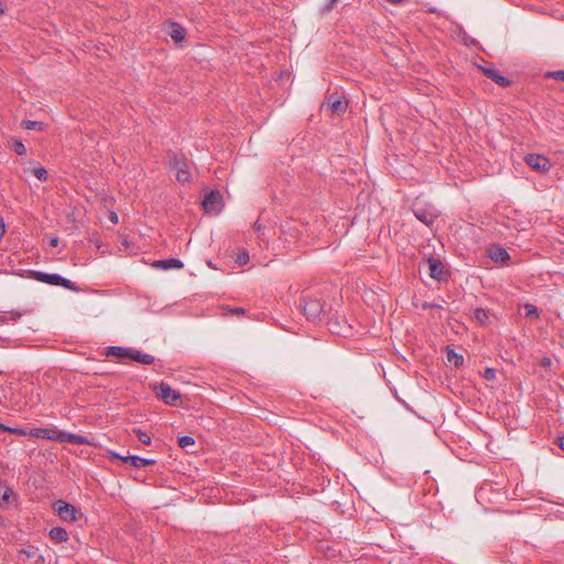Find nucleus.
<instances>
[{
    "label": "nucleus",
    "instance_id": "obj_34",
    "mask_svg": "<svg viewBox=\"0 0 564 564\" xmlns=\"http://www.w3.org/2000/svg\"><path fill=\"white\" fill-rule=\"evenodd\" d=\"M540 365L544 368H549L552 365V360L550 357H543L540 361Z\"/></svg>",
    "mask_w": 564,
    "mask_h": 564
},
{
    "label": "nucleus",
    "instance_id": "obj_2",
    "mask_svg": "<svg viewBox=\"0 0 564 564\" xmlns=\"http://www.w3.org/2000/svg\"><path fill=\"white\" fill-rule=\"evenodd\" d=\"M32 276L36 281H40V282H43V283H46L50 285L63 286L70 291L77 290V288L74 285V283L70 280L65 279L62 275L56 274V273H45V272H41V271H32Z\"/></svg>",
    "mask_w": 564,
    "mask_h": 564
},
{
    "label": "nucleus",
    "instance_id": "obj_24",
    "mask_svg": "<svg viewBox=\"0 0 564 564\" xmlns=\"http://www.w3.org/2000/svg\"><path fill=\"white\" fill-rule=\"evenodd\" d=\"M134 434L137 435L138 440L142 444H144V445H150L151 444V436L147 432H144V431L140 430V429H135L134 430Z\"/></svg>",
    "mask_w": 564,
    "mask_h": 564
},
{
    "label": "nucleus",
    "instance_id": "obj_5",
    "mask_svg": "<svg viewBox=\"0 0 564 564\" xmlns=\"http://www.w3.org/2000/svg\"><path fill=\"white\" fill-rule=\"evenodd\" d=\"M156 395L169 405H176L177 401L181 399V394L172 389V387L166 382H161L158 387H155Z\"/></svg>",
    "mask_w": 564,
    "mask_h": 564
},
{
    "label": "nucleus",
    "instance_id": "obj_15",
    "mask_svg": "<svg viewBox=\"0 0 564 564\" xmlns=\"http://www.w3.org/2000/svg\"><path fill=\"white\" fill-rule=\"evenodd\" d=\"M48 535L56 543L66 542L68 540L67 531L61 527L51 529Z\"/></svg>",
    "mask_w": 564,
    "mask_h": 564
},
{
    "label": "nucleus",
    "instance_id": "obj_44",
    "mask_svg": "<svg viewBox=\"0 0 564 564\" xmlns=\"http://www.w3.org/2000/svg\"><path fill=\"white\" fill-rule=\"evenodd\" d=\"M25 553L28 554V556L32 555V553L30 551H25Z\"/></svg>",
    "mask_w": 564,
    "mask_h": 564
},
{
    "label": "nucleus",
    "instance_id": "obj_26",
    "mask_svg": "<svg viewBox=\"0 0 564 564\" xmlns=\"http://www.w3.org/2000/svg\"><path fill=\"white\" fill-rule=\"evenodd\" d=\"M0 431L9 432V433L21 435V436L29 435V433L23 429L9 427L4 424H0Z\"/></svg>",
    "mask_w": 564,
    "mask_h": 564
},
{
    "label": "nucleus",
    "instance_id": "obj_30",
    "mask_svg": "<svg viewBox=\"0 0 564 564\" xmlns=\"http://www.w3.org/2000/svg\"><path fill=\"white\" fill-rule=\"evenodd\" d=\"M40 126H42V123L39 121H34V120H23L22 121V127L26 130H34Z\"/></svg>",
    "mask_w": 564,
    "mask_h": 564
},
{
    "label": "nucleus",
    "instance_id": "obj_33",
    "mask_svg": "<svg viewBox=\"0 0 564 564\" xmlns=\"http://www.w3.org/2000/svg\"><path fill=\"white\" fill-rule=\"evenodd\" d=\"M525 308H527V315H528V316H531V315H535V316H538V311H536V308H535L533 305H529V304H528V305L525 306Z\"/></svg>",
    "mask_w": 564,
    "mask_h": 564
},
{
    "label": "nucleus",
    "instance_id": "obj_7",
    "mask_svg": "<svg viewBox=\"0 0 564 564\" xmlns=\"http://www.w3.org/2000/svg\"><path fill=\"white\" fill-rule=\"evenodd\" d=\"M482 72L488 78L501 87H508L510 85V80L501 75L500 72L495 67H485L482 68Z\"/></svg>",
    "mask_w": 564,
    "mask_h": 564
},
{
    "label": "nucleus",
    "instance_id": "obj_17",
    "mask_svg": "<svg viewBox=\"0 0 564 564\" xmlns=\"http://www.w3.org/2000/svg\"><path fill=\"white\" fill-rule=\"evenodd\" d=\"M414 215L420 221H422L423 224H425L427 226L433 224V221L435 219L434 214H432L427 210L421 209V208L415 209Z\"/></svg>",
    "mask_w": 564,
    "mask_h": 564
},
{
    "label": "nucleus",
    "instance_id": "obj_41",
    "mask_svg": "<svg viewBox=\"0 0 564 564\" xmlns=\"http://www.w3.org/2000/svg\"><path fill=\"white\" fill-rule=\"evenodd\" d=\"M232 313H236V314H243L245 313V310L242 307H236L231 311Z\"/></svg>",
    "mask_w": 564,
    "mask_h": 564
},
{
    "label": "nucleus",
    "instance_id": "obj_13",
    "mask_svg": "<svg viewBox=\"0 0 564 564\" xmlns=\"http://www.w3.org/2000/svg\"><path fill=\"white\" fill-rule=\"evenodd\" d=\"M130 359L143 365H151L154 362V357L152 355L137 349H131Z\"/></svg>",
    "mask_w": 564,
    "mask_h": 564
},
{
    "label": "nucleus",
    "instance_id": "obj_39",
    "mask_svg": "<svg viewBox=\"0 0 564 564\" xmlns=\"http://www.w3.org/2000/svg\"><path fill=\"white\" fill-rule=\"evenodd\" d=\"M556 444L558 445V447H560L561 449H563V451H564V435H563V436H560V437L557 438Z\"/></svg>",
    "mask_w": 564,
    "mask_h": 564
},
{
    "label": "nucleus",
    "instance_id": "obj_22",
    "mask_svg": "<svg viewBox=\"0 0 564 564\" xmlns=\"http://www.w3.org/2000/svg\"><path fill=\"white\" fill-rule=\"evenodd\" d=\"M12 495V490L7 485L0 482V503L8 505L10 501V497Z\"/></svg>",
    "mask_w": 564,
    "mask_h": 564
},
{
    "label": "nucleus",
    "instance_id": "obj_16",
    "mask_svg": "<svg viewBox=\"0 0 564 564\" xmlns=\"http://www.w3.org/2000/svg\"><path fill=\"white\" fill-rule=\"evenodd\" d=\"M328 106L333 113H341L346 110L347 102L345 100H340L338 98L334 99L333 96H330Z\"/></svg>",
    "mask_w": 564,
    "mask_h": 564
},
{
    "label": "nucleus",
    "instance_id": "obj_12",
    "mask_svg": "<svg viewBox=\"0 0 564 564\" xmlns=\"http://www.w3.org/2000/svg\"><path fill=\"white\" fill-rule=\"evenodd\" d=\"M429 269L430 276L435 280H441L443 275V265L442 262L437 259L430 258L429 259Z\"/></svg>",
    "mask_w": 564,
    "mask_h": 564
},
{
    "label": "nucleus",
    "instance_id": "obj_27",
    "mask_svg": "<svg viewBox=\"0 0 564 564\" xmlns=\"http://www.w3.org/2000/svg\"><path fill=\"white\" fill-rule=\"evenodd\" d=\"M29 435L36 438H45V436H48V429H33L29 432Z\"/></svg>",
    "mask_w": 564,
    "mask_h": 564
},
{
    "label": "nucleus",
    "instance_id": "obj_23",
    "mask_svg": "<svg viewBox=\"0 0 564 564\" xmlns=\"http://www.w3.org/2000/svg\"><path fill=\"white\" fill-rule=\"evenodd\" d=\"M10 149L12 151H14L17 154L19 155H25L26 154V148L25 145L23 144L22 141L18 140V139H13L11 142H10Z\"/></svg>",
    "mask_w": 564,
    "mask_h": 564
},
{
    "label": "nucleus",
    "instance_id": "obj_28",
    "mask_svg": "<svg viewBox=\"0 0 564 564\" xmlns=\"http://www.w3.org/2000/svg\"><path fill=\"white\" fill-rule=\"evenodd\" d=\"M33 174H34V176H35L37 180H40V181H42V182H45V181L48 178V173H47V171H46L44 167H42V166L35 167V169L33 170Z\"/></svg>",
    "mask_w": 564,
    "mask_h": 564
},
{
    "label": "nucleus",
    "instance_id": "obj_29",
    "mask_svg": "<svg viewBox=\"0 0 564 564\" xmlns=\"http://www.w3.org/2000/svg\"><path fill=\"white\" fill-rule=\"evenodd\" d=\"M249 261V253L248 251L246 250H242L240 251L238 254H237V258H236V262L239 264V265H245L247 264Z\"/></svg>",
    "mask_w": 564,
    "mask_h": 564
},
{
    "label": "nucleus",
    "instance_id": "obj_40",
    "mask_svg": "<svg viewBox=\"0 0 564 564\" xmlns=\"http://www.w3.org/2000/svg\"><path fill=\"white\" fill-rule=\"evenodd\" d=\"M109 218H110V220H111L112 223H115V224H117V223H118V216H117V214H116V213H111Z\"/></svg>",
    "mask_w": 564,
    "mask_h": 564
},
{
    "label": "nucleus",
    "instance_id": "obj_6",
    "mask_svg": "<svg viewBox=\"0 0 564 564\" xmlns=\"http://www.w3.org/2000/svg\"><path fill=\"white\" fill-rule=\"evenodd\" d=\"M54 510L58 514V517L67 522L77 521L78 510L70 503L65 502L63 500H57L54 503Z\"/></svg>",
    "mask_w": 564,
    "mask_h": 564
},
{
    "label": "nucleus",
    "instance_id": "obj_3",
    "mask_svg": "<svg viewBox=\"0 0 564 564\" xmlns=\"http://www.w3.org/2000/svg\"><path fill=\"white\" fill-rule=\"evenodd\" d=\"M171 165L176 170V178L181 183L191 181L189 165L186 158L182 153H173L170 155Z\"/></svg>",
    "mask_w": 564,
    "mask_h": 564
},
{
    "label": "nucleus",
    "instance_id": "obj_11",
    "mask_svg": "<svg viewBox=\"0 0 564 564\" xmlns=\"http://www.w3.org/2000/svg\"><path fill=\"white\" fill-rule=\"evenodd\" d=\"M169 28H170L169 35L175 43H181L185 40V36H186L185 29L183 26H181L178 23L170 22Z\"/></svg>",
    "mask_w": 564,
    "mask_h": 564
},
{
    "label": "nucleus",
    "instance_id": "obj_37",
    "mask_svg": "<svg viewBox=\"0 0 564 564\" xmlns=\"http://www.w3.org/2000/svg\"><path fill=\"white\" fill-rule=\"evenodd\" d=\"M553 77L557 80L564 82V70L553 73Z\"/></svg>",
    "mask_w": 564,
    "mask_h": 564
},
{
    "label": "nucleus",
    "instance_id": "obj_8",
    "mask_svg": "<svg viewBox=\"0 0 564 564\" xmlns=\"http://www.w3.org/2000/svg\"><path fill=\"white\" fill-rule=\"evenodd\" d=\"M59 442L70 443V444H75V445H84V444L89 443L87 437H85L83 435L68 433V432H64V431L61 432Z\"/></svg>",
    "mask_w": 564,
    "mask_h": 564
},
{
    "label": "nucleus",
    "instance_id": "obj_19",
    "mask_svg": "<svg viewBox=\"0 0 564 564\" xmlns=\"http://www.w3.org/2000/svg\"><path fill=\"white\" fill-rule=\"evenodd\" d=\"M490 258L494 261L505 262V261H507L509 259V253L507 252L506 249L500 248V247H496V248L490 250Z\"/></svg>",
    "mask_w": 564,
    "mask_h": 564
},
{
    "label": "nucleus",
    "instance_id": "obj_18",
    "mask_svg": "<svg viewBox=\"0 0 564 564\" xmlns=\"http://www.w3.org/2000/svg\"><path fill=\"white\" fill-rule=\"evenodd\" d=\"M446 360L448 364L454 365L455 367L462 366L464 362V357L457 354L454 349L446 348Z\"/></svg>",
    "mask_w": 564,
    "mask_h": 564
},
{
    "label": "nucleus",
    "instance_id": "obj_21",
    "mask_svg": "<svg viewBox=\"0 0 564 564\" xmlns=\"http://www.w3.org/2000/svg\"><path fill=\"white\" fill-rule=\"evenodd\" d=\"M474 318L480 324V325H486L488 323V319H489V314H488V311L484 310V308H476L474 311Z\"/></svg>",
    "mask_w": 564,
    "mask_h": 564
},
{
    "label": "nucleus",
    "instance_id": "obj_42",
    "mask_svg": "<svg viewBox=\"0 0 564 564\" xmlns=\"http://www.w3.org/2000/svg\"><path fill=\"white\" fill-rule=\"evenodd\" d=\"M388 2H390L391 4H400L402 3L404 0H387Z\"/></svg>",
    "mask_w": 564,
    "mask_h": 564
},
{
    "label": "nucleus",
    "instance_id": "obj_35",
    "mask_svg": "<svg viewBox=\"0 0 564 564\" xmlns=\"http://www.w3.org/2000/svg\"><path fill=\"white\" fill-rule=\"evenodd\" d=\"M6 234V224L2 218H0V241L2 240Z\"/></svg>",
    "mask_w": 564,
    "mask_h": 564
},
{
    "label": "nucleus",
    "instance_id": "obj_31",
    "mask_svg": "<svg viewBox=\"0 0 564 564\" xmlns=\"http://www.w3.org/2000/svg\"><path fill=\"white\" fill-rule=\"evenodd\" d=\"M61 432L62 431H56V430H50L48 429V436H45V440L58 441L59 442Z\"/></svg>",
    "mask_w": 564,
    "mask_h": 564
},
{
    "label": "nucleus",
    "instance_id": "obj_32",
    "mask_svg": "<svg viewBox=\"0 0 564 564\" xmlns=\"http://www.w3.org/2000/svg\"><path fill=\"white\" fill-rule=\"evenodd\" d=\"M484 378L486 380H494L496 378V370L494 368H486L484 371Z\"/></svg>",
    "mask_w": 564,
    "mask_h": 564
},
{
    "label": "nucleus",
    "instance_id": "obj_38",
    "mask_svg": "<svg viewBox=\"0 0 564 564\" xmlns=\"http://www.w3.org/2000/svg\"><path fill=\"white\" fill-rule=\"evenodd\" d=\"M58 242H59L58 238H57V237H54V238H52V239L50 240V246H51V247H53V248H55V247H57V246H58Z\"/></svg>",
    "mask_w": 564,
    "mask_h": 564
},
{
    "label": "nucleus",
    "instance_id": "obj_25",
    "mask_svg": "<svg viewBox=\"0 0 564 564\" xmlns=\"http://www.w3.org/2000/svg\"><path fill=\"white\" fill-rule=\"evenodd\" d=\"M194 444H195V441L192 436L184 435L178 438V445L183 449H187V448L192 447Z\"/></svg>",
    "mask_w": 564,
    "mask_h": 564
},
{
    "label": "nucleus",
    "instance_id": "obj_4",
    "mask_svg": "<svg viewBox=\"0 0 564 564\" xmlns=\"http://www.w3.org/2000/svg\"><path fill=\"white\" fill-rule=\"evenodd\" d=\"M524 162L534 171L539 173H546L551 170L552 163L551 161L542 155L536 153H530L524 156Z\"/></svg>",
    "mask_w": 564,
    "mask_h": 564
},
{
    "label": "nucleus",
    "instance_id": "obj_9",
    "mask_svg": "<svg viewBox=\"0 0 564 564\" xmlns=\"http://www.w3.org/2000/svg\"><path fill=\"white\" fill-rule=\"evenodd\" d=\"M221 195L217 191H210L207 193L203 199V206L206 210H213L220 203Z\"/></svg>",
    "mask_w": 564,
    "mask_h": 564
},
{
    "label": "nucleus",
    "instance_id": "obj_1",
    "mask_svg": "<svg viewBox=\"0 0 564 564\" xmlns=\"http://www.w3.org/2000/svg\"><path fill=\"white\" fill-rule=\"evenodd\" d=\"M301 308L308 321L316 322L324 314V304L318 299L302 297Z\"/></svg>",
    "mask_w": 564,
    "mask_h": 564
},
{
    "label": "nucleus",
    "instance_id": "obj_43",
    "mask_svg": "<svg viewBox=\"0 0 564 564\" xmlns=\"http://www.w3.org/2000/svg\"><path fill=\"white\" fill-rule=\"evenodd\" d=\"M253 226L257 230L261 229V225L259 224V221H256Z\"/></svg>",
    "mask_w": 564,
    "mask_h": 564
},
{
    "label": "nucleus",
    "instance_id": "obj_36",
    "mask_svg": "<svg viewBox=\"0 0 564 564\" xmlns=\"http://www.w3.org/2000/svg\"><path fill=\"white\" fill-rule=\"evenodd\" d=\"M112 457L121 459L123 463H130V456H120L119 454L112 453Z\"/></svg>",
    "mask_w": 564,
    "mask_h": 564
},
{
    "label": "nucleus",
    "instance_id": "obj_20",
    "mask_svg": "<svg viewBox=\"0 0 564 564\" xmlns=\"http://www.w3.org/2000/svg\"><path fill=\"white\" fill-rule=\"evenodd\" d=\"M130 464L135 468L152 466L155 464L154 459L142 458L139 456H130Z\"/></svg>",
    "mask_w": 564,
    "mask_h": 564
},
{
    "label": "nucleus",
    "instance_id": "obj_14",
    "mask_svg": "<svg viewBox=\"0 0 564 564\" xmlns=\"http://www.w3.org/2000/svg\"><path fill=\"white\" fill-rule=\"evenodd\" d=\"M132 348H126L120 346L108 347L107 356H115L118 359L130 358Z\"/></svg>",
    "mask_w": 564,
    "mask_h": 564
},
{
    "label": "nucleus",
    "instance_id": "obj_10",
    "mask_svg": "<svg viewBox=\"0 0 564 564\" xmlns=\"http://www.w3.org/2000/svg\"><path fill=\"white\" fill-rule=\"evenodd\" d=\"M183 262L176 258H170L165 260H158L153 263V267L161 270L182 269Z\"/></svg>",
    "mask_w": 564,
    "mask_h": 564
}]
</instances>
